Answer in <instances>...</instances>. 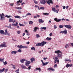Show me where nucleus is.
Segmentation results:
<instances>
[{
	"label": "nucleus",
	"mask_w": 73,
	"mask_h": 73,
	"mask_svg": "<svg viewBox=\"0 0 73 73\" xmlns=\"http://www.w3.org/2000/svg\"><path fill=\"white\" fill-rule=\"evenodd\" d=\"M46 42H44L43 41V42H42L41 43H38V44H36V46H44L45 44H46Z\"/></svg>",
	"instance_id": "1"
},
{
	"label": "nucleus",
	"mask_w": 73,
	"mask_h": 73,
	"mask_svg": "<svg viewBox=\"0 0 73 73\" xmlns=\"http://www.w3.org/2000/svg\"><path fill=\"white\" fill-rule=\"evenodd\" d=\"M46 2L48 5H50V3L53 4V1L52 0H47Z\"/></svg>",
	"instance_id": "2"
},
{
	"label": "nucleus",
	"mask_w": 73,
	"mask_h": 73,
	"mask_svg": "<svg viewBox=\"0 0 73 73\" xmlns=\"http://www.w3.org/2000/svg\"><path fill=\"white\" fill-rule=\"evenodd\" d=\"M5 15L4 14V13H2V14H0V16L1 17V20H4V18L5 17H4Z\"/></svg>",
	"instance_id": "3"
},
{
	"label": "nucleus",
	"mask_w": 73,
	"mask_h": 73,
	"mask_svg": "<svg viewBox=\"0 0 73 73\" xmlns=\"http://www.w3.org/2000/svg\"><path fill=\"white\" fill-rule=\"evenodd\" d=\"M3 44H1L0 45V48H3V47H7V45H6V43L4 42L3 43Z\"/></svg>",
	"instance_id": "4"
},
{
	"label": "nucleus",
	"mask_w": 73,
	"mask_h": 73,
	"mask_svg": "<svg viewBox=\"0 0 73 73\" xmlns=\"http://www.w3.org/2000/svg\"><path fill=\"white\" fill-rule=\"evenodd\" d=\"M41 4H45L46 1L44 0H40Z\"/></svg>",
	"instance_id": "5"
},
{
	"label": "nucleus",
	"mask_w": 73,
	"mask_h": 73,
	"mask_svg": "<svg viewBox=\"0 0 73 73\" xmlns=\"http://www.w3.org/2000/svg\"><path fill=\"white\" fill-rule=\"evenodd\" d=\"M7 35V36H10V34L7 32V30L6 29L5 30V33H4V35Z\"/></svg>",
	"instance_id": "6"
},
{
	"label": "nucleus",
	"mask_w": 73,
	"mask_h": 73,
	"mask_svg": "<svg viewBox=\"0 0 73 73\" xmlns=\"http://www.w3.org/2000/svg\"><path fill=\"white\" fill-rule=\"evenodd\" d=\"M54 53H58V54H59V53H61V54H62V52L60 50H58L57 51H56L54 52Z\"/></svg>",
	"instance_id": "7"
},
{
	"label": "nucleus",
	"mask_w": 73,
	"mask_h": 73,
	"mask_svg": "<svg viewBox=\"0 0 73 73\" xmlns=\"http://www.w3.org/2000/svg\"><path fill=\"white\" fill-rule=\"evenodd\" d=\"M64 27H66V28H68L69 29H70L71 28H72V27H71V26L69 25H65L64 26Z\"/></svg>",
	"instance_id": "8"
},
{
	"label": "nucleus",
	"mask_w": 73,
	"mask_h": 73,
	"mask_svg": "<svg viewBox=\"0 0 73 73\" xmlns=\"http://www.w3.org/2000/svg\"><path fill=\"white\" fill-rule=\"evenodd\" d=\"M52 10L54 12H56V13H58V11H57V10H56V9L54 7H52Z\"/></svg>",
	"instance_id": "9"
},
{
	"label": "nucleus",
	"mask_w": 73,
	"mask_h": 73,
	"mask_svg": "<svg viewBox=\"0 0 73 73\" xmlns=\"http://www.w3.org/2000/svg\"><path fill=\"white\" fill-rule=\"evenodd\" d=\"M22 48H27V46H23L22 45H21L20 46V49H21Z\"/></svg>",
	"instance_id": "10"
},
{
	"label": "nucleus",
	"mask_w": 73,
	"mask_h": 73,
	"mask_svg": "<svg viewBox=\"0 0 73 73\" xmlns=\"http://www.w3.org/2000/svg\"><path fill=\"white\" fill-rule=\"evenodd\" d=\"M54 20L56 21V22H59L61 20V19H59L58 20V19L57 18H55L54 19Z\"/></svg>",
	"instance_id": "11"
},
{
	"label": "nucleus",
	"mask_w": 73,
	"mask_h": 73,
	"mask_svg": "<svg viewBox=\"0 0 73 73\" xmlns=\"http://www.w3.org/2000/svg\"><path fill=\"white\" fill-rule=\"evenodd\" d=\"M57 57H58L59 58H62V54H57Z\"/></svg>",
	"instance_id": "12"
},
{
	"label": "nucleus",
	"mask_w": 73,
	"mask_h": 73,
	"mask_svg": "<svg viewBox=\"0 0 73 73\" xmlns=\"http://www.w3.org/2000/svg\"><path fill=\"white\" fill-rule=\"evenodd\" d=\"M37 29H39V28L37 27L34 28L33 30L34 32H36L37 31Z\"/></svg>",
	"instance_id": "13"
},
{
	"label": "nucleus",
	"mask_w": 73,
	"mask_h": 73,
	"mask_svg": "<svg viewBox=\"0 0 73 73\" xmlns=\"http://www.w3.org/2000/svg\"><path fill=\"white\" fill-rule=\"evenodd\" d=\"M21 67L22 69H26V66L23 64L21 65Z\"/></svg>",
	"instance_id": "14"
},
{
	"label": "nucleus",
	"mask_w": 73,
	"mask_h": 73,
	"mask_svg": "<svg viewBox=\"0 0 73 73\" xmlns=\"http://www.w3.org/2000/svg\"><path fill=\"white\" fill-rule=\"evenodd\" d=\"M38 22L40 23H44V21L41 19H39Z\"/></svg>",
	"instance_id": "15"
},
{
	"label": "nucleus",
	"mask_w": 73,
	"mask_h": 73,
	"mask_svg": "<svg viewBox=\"0 0 73 73\" xmlns=\"http://www.w3.org/2000/svg\"><path fill=\"white\" fill-rule=\"evenodd\" d=\"M25 61H26V60H25V59H21L20 61L21 62V63H23Z\"/></svg>",
	"instance_id": "16"
},
{
	"label": "nucleus",
	"mask_w": 73,
	"mask_h": 73,
	"mask_svg": "<svg viewBox=\"0 0 73 73\" xmlns=\"http://www.w3.org/2000/svg\"><path fill=\"white\" fill-rule=\"evenodd\" d=\"M48 70H52V71H54V70H55L52 67H50L48 68Z\"/></svg>",
	"instance_id": "17"
},
{
	"label": "nucleus",
	"mask_w": 73,
	"mask_h": 73,
	"mask_svg": "<svg viewBox=\"0 0 73 73\" xmlns=\"http://www.w3.org/2000/svg\"><path fill=\"white\" fill-rule=\"evenodd\" d=\"M0 33L1 34H3L4 35V31L1 30L0 31Z\"/></svg>",
	"instance_id": "18"
},
{
	"label": "nucleus",
	"mask_w": 73,
	"mask_h": 73,
	"mask_svg": "<svg viewBox=\"0 0 73 73\" xmlns=\"http://www.w3.org/2000/svg\"><path fill=\"white\" fill-rule=\"evenodd\" d=\"M11 53L12 54H16V51H12L11 52Z\"/></svg>",
	"instance_id": "19"
},
{
	"label": "nucleus",
	"mask_w": 73,
	"mask_h": 73,
	"mask_svg": "<svg viewBox=\"0 0 73 73\" xmlns=\"http://www.w3.org/2000/svg\"><path fill=\"white\" fill-rule=\"evenodd\" d=\"M63 33L64 34H67V31L66 29H65L63 31Z\"/></svg>",
	"instance_id": "20"
},
{
	"label": "nucleus",
	"mask_w": 73,
	"mask_h": 73,
	"mask_svg": "<svg viewBox=\"0 0 73 73\" xmlns=\"http://www.w3.org/2000/svg\"><path fill=\"white\" fill-rule=\"evenodd\" d=\"M34 60L35 58H32L31 59V60L32 63L33 62V61H34Z\"/></svg>",
	"instance_id": "21"
},
{
	"label": "nucleus",
	"mask_w": 73,
	"mask_h": 73,
	"mask_svg": "<svg viewBox=\"0 0 73 73\" xmlns=\"http://www.w3.org/2000/svg\"><path fill=\"white\" fill-rule=\"evenodd\" d=\"M13 20V19H11V18H10L9 19V23H11V22H12Z\"/></svg>",
	"instance_id": "22"
},
{
	"label": "nucleus",
	"mask_w": 73,
	"mask_h": 73,
	"mask_svg": "<svg viewBox=\"0 0 73 73\" xmlns=\"http://www.w3.org/2000/svg\"><path fill=\"white\" fill-rule=\"evenodd\" d=\"M15 18H17V19H20V18H21V17L18 16V15H17V16H15Z\"/></svg>",
	"instance_id": "23"
},
{
	"label": "nucleus",
	"mask_w": 73,
	"mask_h": 73,
	"mask_svg": "<svg viewBox=\"0 0 73 73\" xmlns=\"http://www.w3.org/2000/svg\"><path fill=\"white\" fill-rule=\"evenodd\" d=\"M5 70V68H3L2 70H0V73H2L3 72L4 70Z\"/></svg>",
	"instance_id": "24"
},
{
	"label": "nucleus",
	"mask_w": 73,
	"mask_h": 73,
	"mask_svg": "<svg viewBox=\"0 0 73 73\" xmlns=\"http://www.w3.org/2000/svg\"><path fill=\"white\" fill-rule=\"evenodd\" d=\"M5 17H7V18H9L10 17H12V16L11 15H6L5 16Z\"/></svg>",
	"instance_id": "25"
},
{
	"label": "nucleus",
	"mask_w": 73,
	"mask_h": 73,
	"mask_svg": "<svg viewBox=\"0 0 73 73\" xmlns=\"http://www.w3.org/2000/svg\"><path fill=\"white\" fill-rule=\"evenodd\" d=\"M43 14L44 15H46V16H48L49 15V13H43Z\"/></svg>",
	"instance_id": "26"
},
{
	"label": "nucleus",
	"mask_w": 73,
	"mask_h": 73,
	"mask_svg": "<svg viewBox=\"0 0 73 73\" xmlns=\"http://www.w3.org/2000/svg\"><path fill=\"white\" fill-rule=\"evenodd\" d=\"M33 24V22L32 21H30L29 22V24H30V25H32Z\"/></svg>",
	"instance_id": "27"
},
{
	"label": "nucleus",
	"mask_w": 73,
	"mask_h": 73,
	"mask_svg": "<svg viewBox=\"0 0 73 73\" xmlns=\"http://www.w3.org/2000/svg\"><path fill=\"white\" fill-rule=\"evenodd\" d=\"M40 29H44V30H46V27H41L40 28Z\"/></svg>",
	"instance_id": "28"
},
{
	"label": "nucleus",
	"mask_w": 73,
	"mask_h": 73,
	"mask_svg": "<svg viewBox=\"0 0 73 73\" xmlns=\"http://www.w3.org/2000/svg\"><path fill=\"white\" fill-rule=\"evenodd\" d=\"M49 64L48 62H45V63L44 62L43 64V66H44V65H47V64Z\"/></svg>",
	"instance_id": "29"
},
{
	"label": "nucleus",
	"mask_w": 73,
	"mask_h": 73,
	"mask_svg": "<svg viewBox=\"0 0 73 73\" xmlns=\"http://www.w3.org/2000/svg\"><path fill=\"white\" fill-rule=\"evenodd\" d=\"M25 65L26 66H29V64L28 62H26L25 63Z\"/></svg>",
	"instance_id": "30"
},
{
	"label": "nucleus",
	"mask_w": 73,
	"mask_h": 73,
	"mask_svg": "<svg viewBox=\"0 0 73 73\" xmlns=\"http://www.w3.org/2000/svg\"><path fill=\"white\" fill-rule=\"evenodd\" d=\"M31 50H36V49H35V48L34 47H32L31 48Z\"/></svg>",
	"instance_id": "31"
},
{
	"label": "nucleus",
	"mask_w": 73,
	"mask_h": 73,
	"mask_svg": "<svg viewBox=\"0 0 73 73\" xmlns=\"http://www.w3.org/2000/svg\"><path fill=\"white\" fill-rule=\"evenodd\" d=\"M4 58H3V59L1 58H0V61L1 62H3V61H4Z\"/></svg>",
	"instance_id": "32"
},
{
	"label": "nucleus",
	"mask_w": 73,
	"mask_h": 73,
	"mask_svg": "<svg viewBox=\"0 0 73 73\" xmlns=\"http://www.w3.org/2000/svg\"><path fill=\"white\" fill-rule=\"evenodd\" d=\"M3 64L4 65H7V64L8 63L7 62V61H5V62H3Z\"/></svg>",
	"instance_id": "33"
},
{
	"label": "nucleus",
	"mask_w": 73,
	"mask_h": 73,
	"mask_svg": "<svg viewBox=\"0 0 73 73\" xmlns=\"http://www.w3.org/2000/svg\"><path fill=\"white\" fill-rule=\"evenodd\" d=\"M36 38H38V37H40V35H39L38 34L36 35Z\"/></svg>",
	"instance_id": "34"
},
{
	"label": "nucleus",
	"mask_w": 73,
	"mask_h": 73,
	"mask_svg": "<svg viewBox=\"0 0 73 73\" xmlns=\"http://www.w3.org/2000/svg\"><path fill=\"white\" fill-rule=\"evenodd\" d=\"M16 9H22V8L21 7H15Z\"/></svg>",
	"instance_id": "35"
},
{
	"label": "nucleus",
	"mask_w": 73,
	"mask_h": 73,
	"mask_svg": "<svg viewBox=\"0 0 73 73\" xmlns=\"http://www.w3.org/2000/svg\"><path fill=\"white\" fill-rule=\"evenodd\" d=\"M34 3H35V4H38V2H37V1H36L35 0H34Z\"/></svg>",
	"instance_id": "36"
},
{
	"label": "nucleus",
	"mask_w": 73,
	"mask_h": 73,
	"mask_svg": "<svg viewBox=\"0 0 73 73\" xmlns=\"http://www.w3.org/2000/svg\"><path fill=\"white\" fill-rule=\"evenodd\" d=\"M59 27L60 28H63V26L62 25H60L59 26Z\"/></svg>",
	"instance_id": "37"
},
{
	"label": "nucleus",
	"mask_w": 73,
	"mask_h": 73,
	"mask_svg": "<svg viewBox=\"0 0 73 73\" xmlns=\"http://www.w3.org/2000/svg\"><path fill=\"white\" fill-rule=\"evenodd\" d=\"M17 52H19V53H21V52H22L21 50L19 49L18 50Z\"/></svg>",
	"instance_id": "38"
},
{
	"label": "nucleus",
	"mask_w": 73,
	"mask_h": 73,
	"mask_svg": "<svg viewBox=\"0 0 73 73\" xmlns=\"http://www.w3.org/2000/svg\"><path fill=\"white\" fill-rule=\"evenodd\" d=\"M19 25L20 26H21V27H22V26H24H24H25L23 24L19 23Z\"/></svg>",
	"instance_id": "39"
},
{
	"label": "nucleus",
	"mask_w": 73,
	"mask_h": 73,
	"mask_svg": "<svg viewBox=\"0 0 73 73\" xmlns=\"http://www.w3.org/2000/svg\"><path fill=\"white\" fill-rule=\"evenodd\" d=\"M17 33L18 34H20L21 33V32H20V31H17Z\"/></svg>",
	"instance_id": "40"
},
{
	"label": "nucleus",
	"mask_w": 73,
	"mask_h": 73,
	"mask_svg": "<svg viewBox=\"0 0 73 73\" xmlns=\"http://www.w3.org/2000/svg\"><path fill=\"white\" fill-rule=\"evenodd\" d=\"M68 46H69V45H68V44H66L65 46V48H68Z\"/></svg>",
	"instance_id": "41"
},
{
	"label": "nucleus",
	"mask_w": 73,
	"mask_h": 73,
	"mask_svg": "<svg viewBox=\"0 0 73 73\" xmlns=\"http://www.w3.org/2000/svg\"><path fill=\"white\" fill-rule=\"evenodd\" d=\"M36 70H41V68H36Z\"/></svg>",
	"instance_id": "42"
},
{
	"label": "nucleus",
	"mask_w": 73,
	"mask_h": 73,
	"mask_svg": "<svg viewBox=\"0 0 73 73\" xmlns=\"http://www.w3.org/2000/svg\"><path fill=\"white\" fill-rule=\"evenodd\" d=\"M44 9L45 7H40V9Z\"/></svg>",
	"instance_id": "43"
},
{
	"label": "nucleus",
	"mask_w": 73,
	"mask_h": 73,
	"mask_svg": "<svg viewBox=\"0 0 73 73\" xmlns=\"http://www.w3.org/2000/svg\"><path fill=\"white\" fill-rule=\"evenodd\" d=\"M31 66H29L28 67V69H29V70H30V69H31Z\"/></svg>",
	"instance_id": "44"
},
{
	"label": "nucleus",
	"mask_w": 73,
	"mask_h": 73,
	"mask_svg": "<svg viewBox=\"0 0 73 73\" xmlns=\"http://www.w3.org/2000/svg\"><path fill=\"white\" fill-rule=\"evenodd\" d=\"M70 64H68L66 65V67H67V68H68V67H69V66Z\"/></svg>",
	"instance_id": "45"
},
{
	"label": "nucleus",
	"mask_w": 73,
	"mask_h": 73,
	"mask_svg": "<svg viewBox=\"0 0 73 73\" xmlns=\"http://www.w3.org/2000/svg\"><path fill=\"white\" fill-rule=\"evenodd\" d=\"M57 66V64H55L54 66V68H56Z\"/></svg>",
	"instance_id": "46"
},
{
	"label": "nucleus",
	"mask_w": 73,
	"mask_h": 73,
	"mask_svg": "<svg viewBox=\"0 0 73 73\" xmlns=\"http://www.w3.org/2000/svg\"><path fill=\"white\" fill-rule=\"evenodd\" d=\"M20 0H19V1L17 2L16 3L18 4L19 3H20Z\"/></svg>",
	"instance_id": "47"
},
{
	"label": "nucleus",
	"mask_w": 73,
	"mask_h": 73,
	"mask_svg": "<svg viewBox=\"0 0 73 73\" xmlns=\"http://www.w3.org/2000/svg\"><path fill=\"white\" fill-rule=\"evenodd\" d=\"M54 29H56L57 28V26H56V25H54Z\"/></svg>",
	"instance_id": "48"
},
{
	"label": "nucleus",
	"mask_w": 73,
	"mask_h": 73,
	"mask_svg": "<svg viewBox=\"0 0 73 73\" xmlns=\"http://www.w3.org/2000/svg\"><path fill=\"white\" fill-rule=\"evenodd\" d=\"M17 25H18V23L17 22L15 24V26H17Z\"/></svg>",
	"instance_id": "49"
},
{
	"label": "nucleus",
	"mask_w": 73,
	"mask_h": 73,
	"mask_svg": "<svg viewBox=\"0 0 73 73\" xmlns=\"http://www.w3.org/2000/svg\"><path fill=\"white\" fill-rule=\"evenodd\" d=\"M7 27L8 28H9V29H12V27L11 26L9 27L8 26H7Z\"/></svg>",
	"instance_id": "50"
},
{
	"label": "nucleus",
	"mask_w": 73,
	"mask_h": 73,
	"mask_svg": "<svg viewBox=\"0 0 73 73\" xmlns=\"http://www.w3.org/2000/svg\"><path fill=\"white\" fill-rule=\"evenodd\" d=\"M27 16H28V15L29 16L30 15H31V13H27Z\"/></svg>",
	"instance_id": "51"
},
{
	"label": "nucleus",
	"mask_w": 73,
	"mask_h": 73,
	"mask_svg": "<svg viewBox=\"0 0 73 73\" xmlns=\"http://www.w3.org/2000/svg\"><path fill=\"white\" fill-rule=\"evenodd\" d=\"M15 72H19V69H18L15 71Z\"/></svg>",
	"instance_id": "52"
},
{
	"label": "nucleus",
	"mask_w": 73,
	"mask_h": 73,
	"mask_svg": "<svg viewBox=\"0 0 73 73\" xmlns=\"http://www.w3.org/2000/svg\"><path fill=\"white\" fill-rule=\"evenodd\" d=\"M26 35H27V36H29V35H30V34L29 33H27L26 34Z\"/></svg>",
	"instance_id": "53"
},
{
	"label": "nucleus",
	"mask_w": 73,
	"mask_h": 73,
	"mask_svg": "<svg viewBox=\"0 0 73 73\" xmlns=\"http://www.w3.org/2000/svg\"><path fill=\"white\" fill-rule=\"evenodd\" d=\"M8 69H6L5 70V72L6 73V72H7L8 71Z\"/></svg>",
	"instance_id": "54"
},
{
	"label": "nucleus",
	"mask_w": 73,
	"mask_h": 73,
	"mask_svg": "<svg viewBox=\"0 0 73 73\" xmlns=\"http://www.w3.org/2000/svg\"><path fill=\"white\" fill-rule=\"evenodd\" d=\"M25 32H26V33H28V31L27 30H25Z\"/></svg>",
	"instance_id": "55"
},
{
	"label": "nucleus",
	"mask_w": 73,
	"mask_h": 73,
	"mask_svg": "<svg viewBox=\"0 0 73 73\" xmlns=\"http://www.w3.org/2000/svg\"><path fill=\"white\" fill-rule=\"evenodd\" d=\"M55 60H58V58L57 57H55Z\"/></svg>",
	"instance_id": "56"
},
{
	"label": "nucleus",
	"mask_w": 73,
	"mask_h": 73,
	"mask_svg": "<svg viewBox=\"0 0 73 73\" xmlns=\"http://www.w3.org/2000/svg\"><path fill=\"white\" fill-rule=\"evenodd\" d=\"M14 5V3H12L11 4H10V5H11V6H13Z\"/></svg>",
	"instance_id": "57"
},
{
	"label": "nucleus",
	"mask_w": 73,
	"mask_h": 73,
	"mask_svg": "<svg viewBox=\"0 0 73 73\" xmlns=\"http://www.w3.org/2000/svg\"><path fill=\"white\" fill-rule=\"evenodd\" d=\"M50 36H52V33H50L49 34Z\"/></svg>",
	"instance_id": "58"
},
{
	"label": "nucleus",
	"mask_w": 73,
	"mask_h": 73,
	"mask_svg": "<svg viewBox=\"0 0 73 73\" xmlns=\"http://www.w3.org/2000/svg\"><path fill=\"white\" fill-rule=\"evenodd\" d=\"M25 4V3L23 2L21 3V5H24V4Z\"/></svg>",
	"instance_id": "59"
},
{
	"label": "nucleus",
	"mask_w": 73,
	"mask_h": 73,
	"mask_svg": "<svg viewBox=\"0 0 73 73\" xmlns=\"http://www.w3.org/2000/svg\"><path fill=\"white\" fill-rule=\"evenodd\" d=\"M41 61L42 64V65H43V64H44V62H43V61L42 60H41Z\"/></svg>",
	"instance_id": "60"
},
{
	"label": "nucleus",
	"mask_w": 73,
	"mask_h": 73,
	"mask_svg": "<svg viewBox=\"0 0 73 73\" xmlns=\"http://www.w3.org/2000/svg\"><path fill=\"white\" fill-rule=\"evenodd\" d=\"M52 40V38H49L48 41H50V40Z\"/></svg>",
	"instance_id": "61"
},
{
	"label": "nucleus",
	"mask_w": 73,
	"mask_h": 73,
	"mask_svg": "<svg viewBox=\"0 0 73 73\" xmlns=\"http://www.w3.org/2000/svg\"><path fill=\"white\" fill-rule=\"evenodd\" d=\"M46 58H43V60L44 61H45V60H46Z\"/></svg>",
	"instance_id": "62"
},
{
	"label": "nucleus",
	"mask_w": 73,
	"mask_h": 73,
	"mask_svg": "<svg viewBox=\"0 0 73 73\" xmlns=\"http://www.w3.org/2000/svg\"><path fill=\"white\" fill-rule=\"evenodd\" d=\"M67 61H69V62H71V60H67Z\"/></svg>",
	"instance_id": "63"
},
{
	"label": "nucleus",
	"mask_w": 73,
	"mask_h": 73,
	"mask_svg": "<svg viewBox=\"0 0 73 73\" xmlns=\"http://www.w3.org/2000/svg\"><path fill=\"white\" fill-rule=\"evenodd\" d=\"M29 43H30V42H29H29H26V44H29Z\"/></svg>",
	"instance_id": "64"
}]
</instances>
